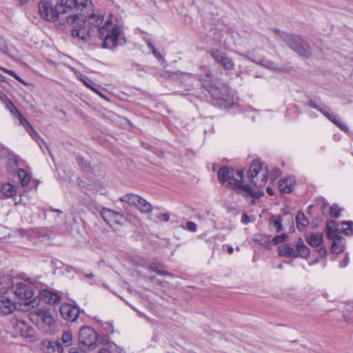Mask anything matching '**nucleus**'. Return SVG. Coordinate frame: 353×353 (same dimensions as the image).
I'll return each mask as SVG.
<instances>
[{"label":"nucleus","instance_id":"nucleus-60","mask_svg":"<svg viewBox=\"0 0 353 353\" xmlns=\"http://www.w3.org/2000/svg\"><path fill=\"white\" fill-rule=\"evenodd\" d=\"M312 208H313V205H310L307 208V210H308L309 211H310V210H311V209H312Z\"/></svg>","mask_w":353,"mask_h":353},{"label":"nucleus","instance_id":"nucleus-7","mask_svg":"<svg viewBox=\"0 0 353 353\" xmlns=\"http://www.w3.org/2000/svg\"><path fill=\"white\" fill-rule=\"evenodd\" d=\"M63 6L61 2L57 4L54 7L48 0H42L39 3V10L42 18L48 21H55L60 18V16L64 14Z\"/></svg>","mask_w":353,"mask_h":353},{"label":"nucleus","instance_id":"nucleus-20","mask_svg":"<svg viewBox=\"0 0 353 353\" xmlns=\"http://www.w3.org/2000/svg\"><path fill=\"white\" fill-rule=\"evenodd\" d=\"M27 132L30 134V136L37 142L39 145L41 149L43 151L44 148L48 150L50 154H51L50 151L49 150L48 146L44 142L43 139H41L37 131L34 130L33 126L31 124L28 125V128L26 130Z\"/></svg>","mask_w":353,"mask_h":353},{"label":"nucleus","instance_id":"nucleus-62","mask_svg":"<svg viewBox=\"0 0 353 353\" xmlns=\"http://www.w3.org/2000/svg\"><path fill=\"white\" fill-rule=\"evenodd\" d=\"M243 57H245V58H248V55H243Z\"/></svg>","mask_w":353,"mask_h":353},{"label":"nucleus","instance_id":"nucleus-27","mask_svg":"<svg viewBox=\"0 0 353 353\" xmlns=\"http://www.w3.org/2000/svg\"><path fill=\"white\" fill-rule=\"evenodd\" d=\"M338 226V223L334 221H331L327 223L325 232L329 239H333L339 236Z\"/></svg>","mask_w":353,"mask_h":353},{"label":"nucleus","instance_id":"nucleus-39","mask_svg":"<svg viewBox=\"0 0 353 353\" xmlns=\"http://www.w3.org/2000/svg\"><path fill=\"white\" fill-rule=\"evenodd\" d=\"M259 64L264 66L265 68H269L271 70H276L279 69V68L276 65V64L271 61L262 60V61H261Z\"/></svg>","mask_w":353,"mask_h":353},{"label":"nucleus","instance_id":"nucleus-34","mask_svg":"<svg viewBox=\"0 0 353 353\" xmlns=\"http://www.w3.org/2000/svg\"><path fill=\"white\" fill-rule=\"evenodd\" d=\"M152 271L156 272L160 275H170L168 272L162 270V265L160 263H153L150 266Z\"/></svg>","mask_w":353,"mask_h":353},{"label":"nucleus","instance_id":"nucleus-24","mask_svg":"<svg viewBox=\"0 0 353 353\" xmlns=\"http://www.w3.org/2000/svg\"><path fill=\"white\" fill-rule=\"evenodd\" d=\"M278 250L279 254L281 256L296 258L297 254H296L295 250L288 244L279 246Z\"/></svg>","mask_w":353,"mask_h":353},{"label":"nucleus","instance_id":"nucleus-22","mask_svg":"<svg viewBox=\"0 0 353 353\" xmlns=\"http://www.w3.org/2000/svg\"><path fill=\"white\" fill-rule=\"evenodd\" d=\"M297 257L307 258L310 256V251L306 246L302 239L299 238L296 243V249L295 250Z\"/></svg>","mask_w":353,"mask_h":353},{"label":"nucleus","instance_id":"nucleus-55","mask_svg":"<svg viewBox=\"0 0 353 353\" xmlns=\"http://www.w3.org/2000/svg\"><path fill=\"white\" fill-rule=\"evenodd\" d=\"M228 251L229 254H232L234 252V249L232 246H228Z\"/></svg>","mask_w":353,"mask_h":353},{"label":"nucleus","instance_id":"nucleus-15","mask_svg":"<svg viewBox=\"0 0 353 353\" xmlns=\"http://www.w3.org/2000/svg\"><path fill=\"white\" fill-rule=\"evenodd\" d=\"M38 317L47 326L51 327L55 323V319L49 309H39L37 312Z\"/></svg>","mask_w":353,"mask_h":353},{"label":"nucleus","instance_id":"nucleus-41","mask_svg":"<svg viewBox=\"0 0 353 353\" xmlns=\"http://www.w3.org/2000/svg\"><path fill=\"white\" fill-rule=\"evenodd\" d=\"M329 212L332 216L338 218L340 216L341 210L337 205L334 204L330 208Z\"/></svg>","mask_w":353,"mask_h":353},{"label":"nucleus","instance_id":"nucleus-45","mask_svg":"<svg viewBox=\"0 0 353 353\" xmlns=\"http://www.w3.org/2000/svg\"><path fill=\"white\" fill-rule=\"evenodd\" d=\"M271 223L276 228V231L279 232L282 230L281 221L279 219H274L271 221Z\"/></svg>","mask_w":353,"mask_h":353},{"label":"nucleus","instance_id":"nucleus-51","mask_svg":"<svg viewBox=\"0 0 353 353\" xmlns=\"http://www.w3.org/2000/svg\"><path fill=\"white\" fill-rule=\"evenodd\" d=\"M99 353H112V352L107 346H105L99 350Z\"/></svg>","mask_w":353,"mask_h":353},{"label":"nucleus","instance_id":"nucleus-56","mask_svg":"<svg viewBox=\"0 0 353 353\" xmlns=\"http://www.w3.org/2000/svg\"><path fill=\"white\" fill-rule=\"evenodd\" d=\"M51 211H53V212H57L58 213L59 215H60L61 214H62V211L60 210H58V209H52Z\"/></svg>","mask_w":353,"mask_h":353},{"label":"nucleus","instance_id":"nucleus-8","mask_svg":"<svg viewBox=\"0 0 353 353\" xmlns=\"http://www.w3.org/2000/svg\"><path fill=\"white\" fill-rule=\"evenodd\" d=\"M79 341L81 344L91 348L97 343L105 342L106 341V336L104 335H98L97 333L89 326H83L79 330Z\"/></svg>","mask_w":353,"mask_h":353},{"label":"nucleus","instance_id":"nucleus-33","mask_svg":"<svg viewBox=\"0 0 353 353\" xmlns=\"http://www.w3.org/2000/svg\"><path fill=\"white\" fill-rule=\"evenodd\" d=\"M343 228L340 230L345 234L350 235L353 234V222L344 221L342 223Z\"/></svg>","mask_w":353,"mask_h":353},{"label":"nucleus","instance_id":"nucleus-11","mask_svg":"<svg viewBox=\"0 0 353 353\" xmlns=\"http://www.w3.org/2000/svg\"><path fill=\"white\" fill-rule=\"evenodd\" d=\"M61 2L63 6L64 14L74 11H83L91 3L90 0H61Z\"/></svg>","mask_w":353,"mask_h":353},{"label":"nucleus","instance_id":"nucleus-4","mask_svg":"<svg viewBox=\"0 0 353 353\" xmlns=\"http://www.w3.org/2000/svg\"><path fill=\"white\" fill-rule=\"evenodd\" d=\"M13 284L10 275L0 276V315L10 314L16 308L15 303L6 295Z\"/></svg>","mask_w":353,"mask_h":353},{"label":"nucleus","instance_id":"nucleus-36","mask_svg":"<svg viewBox=\"0 0 353 353\" xmlns=\"http://www.w3.org/2000/svg\"><path fill=\"white\" fill-rule=\"evenodd\" d=\"M62 342L66 345L69 346L72 343V335L70 331H65L61 336Z\"/></svg>","mask_w":353,"mask_h":353},{"label":"nucleus","instance_id":"nucleus-2","mask_svg":"<svg viewBox=\"0 0 353 353\" xmlns=\"http://www.w3.org/2000/svg\"><path fill=\"white\" fill-rule=\"evenodd\" d=\"M86 24L88 27L97 28L99 37L103 39L102 46L104 48L112 49L117 46L118 38L121 30L117 25H113L110 20H107L103 26V17L99 14H90Z\"/></svg>","mask_w":353,"mask_h":353},{"label":"nucleus","instance_id":"nucleus-48","mask_svg":"<svg viewBox=\"0 0 353 353\" xmlns=\"http://www.w3.org/2000/svg\"><path fill=\"white\" fill-rule=\"evenodd\" d=\"M152 53L159 61H164L163 56L159 53V52L156 48L152 50Z\"/></svg>","mask_w":353,"mask_h":353},{"label":"nucleus","instance_id":"nucleus-29","mask_svg":"<svg viewBox=\"0 0 353 353\" xmlns=\"http://www.w3.org/2000/svg\"><path fill=\"white\" fill-rule=\"evenodd\" d=\"M308 243L313 247H318L323 243V234L321 233H312L307 239Z\"/></svg>","mask_w":353,"mask_h":353},{"label":"nucleus","instance_id":"nucleus-10","mask_svg":"<svg viewBox=\"0 0 353 353\" xmlns=\"http://www.w3.org/2000/svg\"><path fill=\"white\" fill-rule=\"evenodd\" d=\"M210 54L215 61L219 63L225 70H232L234 68V62L228 54L219 49H212Z\"/></svg>","mask_w":353,"mask_h":353},{"label":"nucleus","instance_id":"nucleus-61","mask_svg":"<svg viewBox=\"0 0 353 353\" xmlns=\"http://www.w3.org/2000/svg\"><path fill=\"white\" fill-rule=\"evenodd\" d=\"M87 276H88V277H89V278H92V277H93V276H94V275H93V274H89V275H87Z\"/></svg>","mask_w":353,"mask_h":353},{"label":"nucleus","instance_id":"nucleus-30","mask_svg":"<svg viewBox=\"0 0 353 353\" xmlns=\"http://www.w3.org/2000/svg\"><path fill=\"white\" fill-rule=\"evenodd\" d=\"M140 199V196L134 194H127L119 198V200L123 203H126L130 205L135 207L137 201Z\"/></svg>","mask_w":353,"mask_h":353},{"label":"nucleus","instance_id":"nucleus-1","mask_svg":"<svg viewBox=\"0 0 353 353\" xmlns=\"http://www.w3.org/2000/svg\"><path fill=\"white\" fill-rule=\"evenodd\" d=\"M268 169L263 168V163L258 159L254 160L248 171V179L250 184L245 182L242 170H235L228 167H222L218 172V179L221 184L227 183V187L245 197L259 198L263 195L262 192L255 190L251 185L257 188L263 187L268 181Z\"/></svg>","mask_w":353,"mask_h":353},{"label":"nucleus","instance_id":"nucleus-18","mask_svg":"<svg viewBox=\"0 0 353 353\" xmlns=\"http://www.w3.org/2000/svg\"><path fill=\"white\" fill-rule=\"evenodd\" d=\"M323 112L322 114H324L329 120L334 123L341 130L345 132H348L347 126L341 121V119L337 114L330 112V109L327 107H326L325 109H323Z\"/></svg>","mask_w":353,"mask_h":353},{"label":"nucleus","instance_id":"nucleus-35","mask_svg":"<svg viewBox=\"0 0 353 353\" xmlns=\"http://www.w3.org/2000/svg\"><path fill=\"white\" fill-rule=\"evenodd\" d=\"M6 108L10 111V112L14 116L17 115L20 112L19 109L14 105L12 101L7 99V102H5Z\"/></svg>","mask_w":353,"mask_h":353},{"label":"nucleus","instance_id":"nucleus-26","mask_svg":"<svg viewBox=\"0 0 353 353\" xmlns=\"http://www.w3.org/2000/svg\"><path fill=\"white\" fill-rule=\"evenodd\" d=\"M331 239L332 240V244L331 247L332 252L336 254H339L343 252L345 245L342 238L337 236Z\"/></svg>","mask_w":353,"mask_h":353},{"label":"nucleus","instance_id":"nucleus-57","mask_svg":"<svg viewBox=\"0 0 353 353\" xmlns=\"http://www.w3.org/2000/svg\"><path fill=\"white\" fill-rule=\"evenodd\" d=\"M343 319H344V321H345V322H347V323H348L351 322V321H350L349 319H347V318L346 317V315H345V314H344V315H343Z\"/></svg>","mask_w":353,"mask_h":353},{"label":"nucleus","instance_id":"nucleus-42","mask_svg":"<svg viewBox=\"0 0 353 353\" xmlns=\"http://www.w3.org/2000/svg\"><path fill=\"white\" fill-rule=\"evenodd\" d=\"M308 105L314 109H316L319 111H320L321 113L323 112V109H325L326 106L325 105H319L317 104V103L315 101L311 100L308 102Z\"/></svg>","mask_w":353,"mask_h":353},{"label":"nucleus","instance_id":"nucleus-54","mask_svg":"<svg viewBox=\"0 0 353 353\" xmlns=\"http://www.w3.org/2000/svg\"><path fill=\"white\" fill-rule=\"evenodd\" d=\"M267 192H268V194L270 196H272V195H274V191H273V190H272L271 188H270V187H268V188H267Z\"/></svg>","mask_w":353,"mask_h":353},{"label":"nucleus","instance_id":"nucleus-31","mask_svg":"<svg viewBox=\"0 0 353 353\" xmlns=\"http://www.w3.org/2000/svg\"><path fill=\"white\" fill-rule=\"evenodd\" d=\"M296 223L298 229L303 230L309 224V221L303 212H299L296 217Z\"/></svg>","mask_w":353,"mask_h":353},{"label":"nucleus","instance_id":"nucleus-28","mask_svg":"<svg viewBox=\"0 0 353 353\" xmlns=\"http://www.w3.org/2000/svg\"><path fill=\"white\" fill-rule=\"evenodd\" d=\"M0 192L7 197H11L16 194L17 188L10 183L2 184L0 187Z\"/></svg>","mask_w":353,"mask_h":353},{"label":"nucleus","instance_id":"nucleus-50","mask_svg":"<svg viewBox=\"0 0 353 353\" xmlns=\"http://www.w3.org/2000/svg\"><path fill=\"white\" fill-rule=\"evenodd\" d=\"M158 218L159 219H162L163 221L167 222L170 219V215L168 213H163V214H161Z\"/></svg>","mask_w":353,"mask_h":353},{"label":"nucleus","instance_id":"nucleus-6","mask_svg":"<svg viewBox=\"0 0 353 353\" xmlns=\"http://www.w3.org/2000/svg\"><path fill=\"white\" fill-rule=\"evenodd\" d=\"M66 21L72 27L71 34L73 37H77L84 41L90 39L92 31L91 28L87 26L85 20L81 19L77 14H73L67 17Z\"/></svg>","mask_w":353,"mask_h":353},{"label":"nucleus","instance_id":"nucleus-12","mask_svg":"<svg viewBox=\"0 0 353 353\" xmlns=\"http://www.w3.org/2000/svg\"><path fill=\"white\" fill-rule=\"evenodd\" d=\"M101 215L103 219L107 222L110 225L113 224L121 225L123 216L115 211L108 208H103L101 212Z\"/></svg>","mask_w":353,"mask_h":353},{"label":"nucleus","instance_id":"nucleus-58","mask_svg":"<svg viewBox=\"0 0 353 353\" xmlns=\"http://www.w3.org/2000/svg\"><path fill=\"white\" fill-rule=\"evenodd\" d=\"M21 4L27 3L29 0H18Z\"/></svg>","mask_w":353,"mask_h":353},{"label":"nucleus","instance_id":"nucleus-52","mask_svg":"<svg viewBox=\"0 0 353 353\" xmlns=\"http://www.w3.org/2000/svg\"><path fill=\"white\" fill-rule=\"evenodd\" d=\"M273 178L275 179L281 175V171L279 169H275L272 173Z\"/></svg>","mask_w":353,"mask_h":353},{"label":"nucleus","instance_id":"nucleus-16","mask_svg":"<svg viewBox=\"0 0 353 353\" xmlns=\"http://www.w3.org/2000/svg\"><path fill=\"white\" fill-rule=\"evenodd\" d=\"M39 295L41 299L50 305L59 303L61 301V297L57 293L48 290H41L39 292Z\"/></svg>","mask_w":353,"mask_h":353},{"label":"nucleus","instance_id":"nucleus-32","mask_svg":"<svg viewBox=\"0 0 353 353\" xmlns=\"http://www.w3.org/2000/svg\"><path fill=\"white\" fill-rule=\"evenodd\" d=\"M18 176L23 186H26L29 183L30 176L25 170L19 169L18 170Z\"/></svg>","mask_w":353,"mask_h":353},{"label":"nucleus","instance_id":"nucleus-46","mask_svg":"<svg viewBox=\"0 0 353 353\" xmlns=\"http://www.w3.org/2000/svg\"><path fill=\"white\" fill-rule=\"evenodd\" d=\"M186 228L190 232H195L197 230V225L193 221H188L186 223Z\"/></svg>","mask_w":353,"mask_h":353},{"label":"nucleus","instance_id":"nucleus-21","mask_svg":"<svg viewBox=\"0 0 353 353\" xmlns=\"http://www.w3.org/2000/svg\"><path fill=\"white\" fill-rule=\"evenodd\" d=\"M27 132L30 134V136L37 142L39 145L41 149L43 151L44 148L48 150L50 154H51L50 151L49 150L48 146L44 142L43 139H41L37 131L34 130L33 126L31 124L28 125V128L26 130Z\"/></svg>","mask_w":353,"mask_h":353},{"label":"nucleus","instance_id":"nucleus-49","mask_svg":"<svg viewBox=\"0 0 353 353\" xmlns=\"http://www.w3.org/2000/svg\"><path fill=\"white\" fill-rule=\"evenodd\" d=\"M241 222L245 225L248 224L250 222V216L246 214H243L241 217Z\"/></svg>","mask_w":353,"mask_h":353},{"label":"nucleus","instance_id":"nucleus-43","mask_svg":"<svg viewBox=\"0 0 353 353\" xmlns=\"http://www.w3.org/2000/svg\"><path fill=\"white\" fill-rule=\"evenodd\" d=\"M319 205H321V210L323 214H325V211L329 205L328 203L324 199H321L319 201Z\"/></svg>","mask_w":353,"mask_h":353},{"label":"nucleus","instance_id":"nucleus-53","mask_svg":"<svg viewBox=\"0 0 353 353\" xmlns=\"http://www.w3.org/2000/svg\"><path fill=\"white\" fill-rule=\"evenodd\" d=\"M147 42V45L148 46L149 48H150L152 50V51L155 49V47L154 46V45L151 43L150 40V39H148L146 41Z\"/></svg>","mask_w":353,"mask_h":353},{"label":"nucleus","instance_id":"nucleus-19","mask_svg":"<svg viewBox=\"0 0 353 353\" xmlns=\"http://www.w3.org/2000/svg\"><path fill=\"white\" fill-rule=\"evenodd\" d=\"M46 353H63V347L58 341H48L44 343Z\"/></svg>","mask_w":353,"mask_h":353},{"label":"nucleus","instance_id":"nucleus-47","mask_svg":"<svg viewBox=\"0 0 353 353\" xmlns=\"http://www.w3.org/2000/svg\"><path fill=\"white\" fill-rule=\"evenodd\" d=\"M8 50V47L6 45V42L3 37L0 36V51L3 53H6Z\"/></svg>","mask_w":353,"mask_h":353},{"label":"nucleus","instance_id":"nucleus-25","mask_svg":"<svg viewBox=\"0 0 353 353\" xmlns=\"http://www.w3.org/2000/svg\"><path fill=\"white\" fill-rule=\"evenodd\" d=\"M141 213L148 214L152 211V205L145 199L140 196V199L137 201L135 206Z\"/></svg>","mask_w":353,"mask_h":353},{"label":"nucleus","instance_id":"nucleus-9","mask_svg":"<svg viewBox=\"0 0 353 353\" xmlns=\"http://www.w3.org/2000/svg\"><path fill=\"white\" fill-rule=\"evenodd\" d=\"M14 284L11 285L13 288V292L14 295L21 300L29 301L26 304L30 303V299L33 297L34 292L33 285L27 281H14Z\"/></svg>","mask_w":353,"mask_h":353},{"label":"nucleus","instance_id":"nucleus-40","mask_svg":"<svg viewBox=\"0 0 353 353\" xmlns=\"http://www.w3.org/2000/svg\"><path fill=\"white\" fill-rule=\"evenodd\" d=\"M16 118L19 121V125H23L26 130L28 128V125L30 124L21 112L17 115Z\"/></svg>","mask_w":353,"mask_h":353},{"label":"nucleus","instance_id":"nucleus-23","mask_svg":"<svg viewBox=\"0 0 353 353\" xmlns=\"http://www.w3.org/2000/svg\"><path fill=\"white\" fill-rule=\"evenodd\" d=\"M294 182L292 176L285 177L280 180L279 183V190L285 194H288L292 192V186Z\"/></svg>","mask_w":353,"mask_h":353},{"label":"nucleus","instance_id":"nucleus-17","mask_svg":"<svg viewBox=\"0 0 353 353\" xmlns=\"http://www.w3.org/2000/svg\"><path fill=\"white\" fill-rule=\"evenodd\" d=\"M72 71L74 72L76 77L87 88H90L99 96L103 97L102 93L95 87V83H93L92 80L89 79L86 76L74 68L72 69Z\"/></svg>","mask_w":353,"mask_h":353},{"label":"nucleus","instance_id":"nucleus-44","mask_svg":"<svg viewBox=\"0 0 353 353\" xmlns=\"http://www.w3.org/2000/svg\"><path fill=\"white\" fill-rule=\"evenodd\" d=\"M1 70L8 74L9 75L13 77L15 79L18 80L20 82H23V81L20 79V77L12 70L6 69L4 68H1Z\"/></svg>","mask_w":353,"mask_h":353},{"label":"nucleus","instance_id":"nucleus-59","mask_svg":"<svg viewBox=\"0 0 353 353\" xmlns=\"http://www.w3.org/2000/svg\"><path fill=\"white\" fill-rule=\"evenodd\" d=\"M69 353H79L76 350H72L69 352Z\"/></svg>","mask_w":353,"mask_h":353},{"label":"nucleus","instance_id":"nucleus-14","mask_svg":"<svg viewBox=\"0 0 353 353\" xmlns=\"http://www.w3.org/2000/svg\"><path fill=\"white\" fill-rule=\"evenodd\" d=\"M16 330L19 332L21 336L24 338H32L34 336V330L23 321H19L16 323Z\"/></svg>","mask_w":353,"mask_h":353},{"label":"nucleus","instance_id":"nucleus-5","mask_svg":"<svg viewBox=\"0 0 353 353\" xmlns=\"http://www.w3.org/2000/svg\"><path fill=\"white\" fill-rule=\"evenodd\" d=\"M206 78L208 79V81H203L202 79L199 80L202 83L203 88L208 90L211 96L216 100L223 101L227 105H232L233 103V99L229 88L225 85L217 87L212 85L211 83L212 76L210 73L207 74Z\"/></svg>","mask_w":353,"mask_h":353},{"label":"nucleus","instance_id":"nucleus-38","mask_svg":"<svg viewBox=\"0 0 353 353\" xmlns=\"http://www.w3.org/2000/svg\"><path fill=\"white\" fill-rule=\"evenodd\" d=\"M288 236L285 233L276 235L272 239V243H273L274 245H277L280 243L284 242L288 239Z\"/></svg>","mask_w":353,"mask_h":353},{"label":"nucleus","instance_id":"nucleus-37","mask_svg":"<svg viewBox=\"0 0 353 353\" xmlns=\"http://www.w3.org/2000/svg\"><path fill=\"white\" fill-rule=\"evenodd\" d=\"M259 243L266 248L267 249H270L272 246V240L270 239V236H261L258 240Z\"/></svg>","mask_w":353,"mask_h":353},{"label":"nucleus","instance_id":"nucleus-3","mask_svg":"<svg viewBox=\"0 0 353 353\" xmlns=\"http://www.w3.org/2000/svg\"><path fill=\"white\" fill-rule=\"evenodd\" d=\"M272 31L276 34L290 48L296 52L300 56L309 57L311 55L312 52L308 43L305 42L301 36L294 34H288L279 29H273Z\"/></svg>","mask_w":353,"mask_h":353},{"label":"nucleus","instance_id":"nucleus-13","mask_svg":"<svg viewBox=\"0 0 353 353\" xmlns=\"http://www.w3.org/2000/svg\"><path fill=\"white\" fill-rule=\"evenodd\" d=\"M62 317L68 321H75L79 315V309L70 304H63L59 309Z\"/></svg>","mask_w":353,"mask_h":353}]
</instances>
